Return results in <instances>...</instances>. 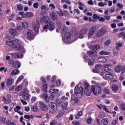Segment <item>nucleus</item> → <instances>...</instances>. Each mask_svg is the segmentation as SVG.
<instances>
[{
    "label": "nucleus",
    "instance_id": "nucleus-1",
    "mask_svg": "<svg viewBox=\"0 0 125 125\" xmlns=\"http://www.w3.org/2000/svg\"><path fill=\"white\" fill-rule=\"evenodd\" d=\"M74 94L78 97V98H81L83 95H84L85 94V92L83 87H80L79 88V86L77 85L74 89Z\"/></svg>",
    "mask_w": 125,
    "mask_h": 125
},
{
    "label": "nucleus",
    "instance_id": "nucleus-56",
    "mask_svg": "<svg viewBox=\"0 0 125 125\" xmlns=\"http://www.w3.org/2000/svg\"><path fill=\"white\" fill-rule=\"evenodd\" d=\"M22 89V86H18V87H16L15 91H20Z\"/></svg>",
    "mask_w": 125,
    "mask_h": 125
},
{
    "label": "nucleus",
    "instance_id": "nucleus-46",
    "mask_svg": "<svg viewBox=\"0 0 125 125\" xmlns=\"http://www.w3.org/2000/svg\"><path fill=\"white\" fill-rule=\"evenodd\" d=\"M17 8L20 11H22V10H23V6L21 4L18 5Z\"/></svg>",
    "mask_w": 125,
    "mask_h": 125
},
{
    "label": "nucleus",
    "instance_id": "nucleus-28",
    "mask_svg": "<svg viewBox=\"0 0 125 125\" xmlns=\"http://www.w3.org/2000/svg\"><path fill=\"white\" fill-rule=\"evenodd\" d=\"M100 55H109V54H111L110 52H106L105 51H101L99 52Z\"/></svg>",
    "mask_w": 125,
    "mask_h": 125
},
{
    "label": "nucleus",
    "instance_id": "nucleus-2",
    "mask_svg": "<svg viewBox=\"0 0 125 125\" xmlns=\"http://www.w3.org/2000/svg\"><path fill=\"white\" fill-rule=\"evenodd\" d=\"M13 48H14V49H17L18 50H19L20 52H22V53L26 52V50L25 49L24 47L21 46V45L19 43H15L14 44Z\"/></svg>",
    "mask_w": 125,
    "mask_h": 125
},
{
    "label": "nucleus",
    "instance_id": "nucleus-44",
    "mask_svg": "<svg viewBox=\"0 0 125 125\" xmlns=\"http://www.w3.org/2000/svg\"><path fill=\"white\" fill-rule=\"evenodd\" d=\"M95 68L97 70H99L102 68V65L101 64H98L95 65Z\"/></svg>",
    "mask_w": 125,
    "mask_h": 125
},
{
    "label": "nucleus",
    "instance_id": "nucleus-42",
    "mask_svg": "<svg viewBox=\"0 0 125 125\" xmlns=\"http://www.w3.org/2000/svg\"><path fill=\"white\" fill-rule=\"evenodd\" d=\"M118 37L119 38H123V37H124V39H125V32H122L120 33L119 34H118Z\"/></svg>",
    "mask_w": 125,
    "mask_h": 125
},
{
    "label": "nucleus",
    "instance_id": "nucleus-34",
    "mask_svg": "<svg viewBox=\"0 0 125 125\" xmlns=\"http://www.w3.org/2000/svg\"><path fill=\"white\" fill-rule=\"evenodd\" d=\"M41 10L42 11L46 10V11H48L49 10V8L46 5H42L41 6Z\"/></svg>",
    "mask_w": 125,
    "mask_h": 125
},
{
    "label": "nucleus",
    "instance_id": "nucleus-63",
    "mask_svg": "<svg viewBox=\"0 0 125 125\" xmlns=\"http://www.w3.org/2000/svg\"><path fill=\"white\" fill-rule=\"evenodd\" d=\"M93 19H95V20L99 19L100 18V17H99V16H98L97 15L95 14L93 16Z\"/></svg>",
    "mask_w": 125,
    "mask_h": 125
},
{
    "label": "nucleus",
    "instance_id": "nucleus-38",
    "mask_svg": "<svg viewBox=\"0 0 125 125\" xmlns=\"http://www.w3.org/2000/svg\"><path fill=\"white\" fill-rule=\"evenodd\" d=\"M102 124H103V125H107L108 124H109V122H108V120L103 119L102 120Z\"/></svg>",
    "mask_w": 125,
    "mask_h": 125
},
{
    "label": "nucleus",
    "instance_id": "nucleus-12",
    "mask_svg": "<svg viewBox=\"0 0 125 125\" xmlns=\"http://www.w3.org/2000/svg\"><path fill=\"white\" fill-rule=\"evenodd\" d=\"M60 105L62 107V109L64 111H66V110H67V108H68V105H69V103H68V102H61L60 103Z\"/></svg>",
    "mask_w": 125,
    "mask_h": 125
},
{
    "label": "nucleus",
    "instance_id": "nucleus-7",
    "mask_svg": "<svg viewBox=\"0 0 125 125\" xmlns=\"http://www.w3.org/2000/svg\"><path fill=\"white\" fill-rule=\"evenodd\" d=\"M63 42H66V43H69L70 42V32H66L62 38Z\"/></svg>",
    "mask_w": 125,
    "mask_h": 125
},
{
    "label": "nucleus",
    "instance_id": "nucleus-21",
    "mask_svg": "<svg viewBox=\"0 0 125 125\" xmlns=\"http://www.w3.org/2000/svg\"><path fill=\"white\" fill-rule=\"evenodd\" d=\"M55 28V26L54 25V22H51L49 23V25H48L49 30H50V31H53Z\"/></svg>",
    "mask_w": 125,
    "mask_h": 125
},
{
    "label": "nucleus",
    "instance_id": "nucleus-8",
    "mask_svg": "<svg viewBox=\"0 0 125 125\" xmlns=\"http://www.w3.org/2000/svg\"><path fill=\"white\" fill-rule=\"evenodd\" d=\"M114 78H115L114 74L109 72L105 75L104 79V80H112Z\"/></svg>",
    "mask_w": 125,
    "mask_h": 125
},
{
    "label": "nucleus",
    "instance_id": "nucleus-20",
    "mask_svg": "<svg viewBox=\"0 0 125 125\" xmlns=\"http://www.w3.org/2000/svg\"><path fill=\"white\" fill-rule=\"evenodd\" d=\"M27 36L29 39H32L34 37V33L33 31L31 29H28L27 31Z\"/></svg>",
    "mask_w": 125,
    "mask_h": 125
},
{
    "label": "nucleus",
    "instance_id": "nucleus-22",
    "mask_svg": "<svg viewBox=\"0 0 125 125\" xmlns=\"http://www.w3.org/2000/svg\"><path fill=\"white\" fill-rule=\"evenodd\" d=\"M0 122L2 125H7V120H6V118L2 117L0 118Z\"/></svg>",
    "mask_w": 125,
    "mask_h": 125
},
{
    "label": "nucleus",
    "instance_id": "nucleus-43",
    "mask_svg": "<svg viewBox=\"0 0 125 125\" xmlns=\"http://www.w3.org/2000/svg\"><path fill=\"white\" fill-rule=\"evenodd\" d=\"M63 115H64V112L62 111H60L57 117V118H60V117H62Z\"/></svg>",
    "mask_w": 125,
    "mask_h": 125
},
{
    "label": "nucleus",
    "instance_id": "nucleus-6",
    "mask_svg": "<svg viewBox=\"0 0 125 125\" xmlns=\"http://www.w3.org/2000/svg\"><path fill=\"white\" fill-rule=\"evenodd\" d=\"M39 106L42 111L43 112H45L48 110V108H47V106L43 102L39 101Z\"/></svg>",
    "mask_w": 125,
    "mask_h": 125
},
{
    "label": "nucleus",
    "instance_id": "nucleus-37",
    "mask_svg": "<svg viewBox=\"0 0 125 125\" xmlns=\"http://www.w3.org/2000/svg\"><path fill=\"white\" fill-rule=\"evenodd\" d=\"M102 91H101V87L99 86L97 87L96 91V94L95 95H97V94H99L100 93H101Z\"/></svg>",
    "mask_w": 125,
    "mask_h": 125
},
{
    "label": "nucleus",
    "instance_id": "nucleus-3",
    "mask_svg": "<svg viewBox=\"0 0 125 125\" xmlns=\"http://www.w3.org/2000/svg\"><path fill=\"white\" fill-rule=\"evenodd\" d=\"M29 91L27 89V88L24 89L22 90L21 96L22 97V98L24 99V100H28L29 98Z\"/></svg>",
    "mask_w": 125,
    "mask_h": 125
},
{
    "label": "nucleus",
    "instance_id": "nucleus-27",
    "mask_svg": "<svg viewBox=\"0 0 125 125\" xmlns=\"http://www.w3.org/2000/svg\"><path fill=\"white\" fill-rule=\"evenodd\" d=\"M89 47H90V48H91L92 50H98V49L100 48V45H95L92 47H90V46H89Z\"/></svg>",
    "mask_w": 125,
    "mask_h": 125
},
{
    "label": "nucleus",
    "instance_id": "nucleus-13",
    "mask_svg": "<svg viewBox=\"0 0 125 125\" xmlns=\"http://www.w3.org/2000/svg\"><path fill=\"white\" fill-rule=\"evenodd\" d=\"M9 33L13 36L15 37L18 35V31L16 29L10 28L9 29Z\"/></svg>",
    "mask_w": 125,
    "mask_h": 125
},
{
    "label": "nucleus",
    "instance_id": "nucleus-24",
    "mask_svg": "<svg viewBox=\"0 0 125 125\" xmlns=\"http://www.w3.org/2000/svg\"><path fill=\"white\" fill-rule=\"evenodd\" d=\"M50 16L54 21H56V20H57V15H56V13H55L54 11L52 12Z\"/></svg>",
    "mask_w": 125,
    "mask_h": 125
},
{
    "label": "nucleus",
    "instance_id": "nucleus-35",
    "mask_svg": "<svg viewBox=\"0 0 125 125\" xmlns=\"http://www.w3.org/2000/svg\"><path fill=\"white\" fill-rule=\"evenodd\" d=\"M43 98L45 99L46 102H48L49 101V98H48V95L46 93H44L43 94Z\"/></svg>",
    "mask_w": 125,
    "mask_h": 125
},
{
    "label": "nucleus",
    "instance_id": "nucleus-58",
    "mask_svg": "<svg viewBox=\"0 0 125 125\" xmlns=\"http://www.w3.org/2000/svg\"><path fill=\"white\" fill-rule=\"evenodd\" d=\"M117 6L119 8V9H123V7H124V6L123 4H122L120 3H119L117 4Z\"/></svg>",
    "mask_w": 125,
    "mask_h": 125
},
{
    "label": "nucleus",
    "instance_id": "nucleus-64",
    "mask_svg": "<svg viewBox=\"0 0 125 125\" xmlns=\"http://www.w3.org/2000/svg\"><path fill=\"white\" fill-rule=\"evenodd\" d=\"M79 38H80V39H83V38H84L83 33H82V31H80V32Z\"/></svg>",
    "mask_w": 125,
    "mask_h": 125
},
{
    "label": "nucleus",
    "instance_id": "nucleus-61",
    "mask_svg": "<svg viewBox=\"0 0 125 125\" xmlns=\"http://www.w3.org/2000/svg\"><path fill=\"white\" fill-rule=\"evenodd\" d=\"M121 109L122 111H125V104H121Z\"/></svg>",
    "mask_w": 125,
    "mask_h": 125
},
{
    "label": "nucleus",
    "instance_id": "nucleus-50",
    "mask_svg": "<svg viewBox=\"0 0 125 125\" xmlns=\"http://www.w3.org/2000/svg\"><path fill=\"white\" fill-rule=\"evenodd\" d=\"M84 87L85 90H88V88L89 87V85H88V83H84Z\"/></svg>",
    "mask_w": 125,
    "mask_h": 125
},
{
    "label": "nucleus",
    "instance_id": "nucleus-16",
    "mask_svg": "<svg viewBox=\"0 0 125 125\" xmlns=\"http://www.w3.org/2000/svg\"><path fill=\"white\" fill-rule=\"evenodd\" d=\"M14 83V79L13 78H8L6 80L7 86H11Z\"/></svg>",
    "mask_w": 125,
    "mask_h": 125
},
{
    "label": "nucleus",
    "instance_id": "nucleus-57",
    "mask_svg": "<svg viewBox=\"0 0 125 125\" xmlns=\"http://www.w3.org/2000/svg\"><path fill=\"white\" fill-rule=\"evenodd\" d=\"M91 89L94 93V94H96V92L95 91V86L92 85Z\"/></svg>",
    "mask_w": 125,
    "mask_h": 125
},
{
    "label": "nucleus",
    "instance_id": "nucleus-39",
    "mask_svg": "<svg viewBox=\"0 0 125 125\" xmlns=\"http://www.w3.org/2000/svg\"><path fill=\"white\" fill-rule=\"evenodd\" d=\"M105 113L104 112H101L98 116V118H99V119H103V118H105Z\"/></svg>",
    "mask_w": 125,
    "mask_h": 125
},
{
    "label": "nucleus",
    "instance_id": "nucleus-23",
    "mask_svg": "<svg viewBox=\"0 0 125 125\" xmlns=\"http://www.w3.org/2000/svg\"><path fill=\"white\" fill-rule=\"evenodd\" d=\"M99 62L100 63H105V62H107V59L104 57H99L97 59Z\"/></svg>",
    "mask_w": 125,
    "mask_h": 125
},
{
    "label": "nucleus",
    "instance_id": "nucleus-19",
    "mask_svg": "<svg viewBox=\"0 0 125 125\" xmlns=\"http://www.w3.org/2000/svg\"><path fill=\"white\" fill-rule=\"evenodd\" d=\"M39 27H40V25H39V24H37L36 23H33V30L34 31H35L36 33H39Z\"/></svg>",
    "mask_w": 125,
    "mask_h": 125
},
{
    "label": "nucleus",
    "instance_id": "nucleus-25",
    "mask_svg": "<svg viewBox=\"0 0 125 125\" xmlns=\"http://www.w3.org/2000/svg\"><path fill=\"white\" fill-rule=\"evenodd\" d=\"M20 71L18 69H15L13 70L11 73V76H16V75H18L19 73H20Z\"/></svg>",
    "mask_w": 125,
    "mask_h": 125
},
{
    "label": "nucleus",
    "instance_id": "nucleus-31",
    "mask_svg": "<svg viewBox=\"0 0 125 125\" xmlns=\"http://www.w3.org/2000/svg\"><path fill=\"white\" fill-rule=\"evenodd\" d=\"M102 70L104 73H107V72H110V71H111V69H110V68L104 66V67L102 68Z\"/></svg>",
    "mask_w": 125,
    "mask_h": 125
},
{
    "label": "nucleus",
    "instance_id": "nucleus-54",
    "mask_svg": "<svg viewBox=\"0 0 125 125\" xmlns=\"http://www.w3.org/2000/svg\"><path fill=\"white\" fill-rule=\"evenodd\" d=\"M104 19H105V20H107L108 21L111 20V17L108 15H105L104 16Z\"/></svg>",
    "mask_w": 125,
    "mask_h": 125
},
{
    "label": "nucleus",
    "instance_id": "nucleus-62",
    "mask_svg": "<svg viewBox=\"0 0 125 125\" xmlns=\"http://www.w3.org/2000/svg\"><path fill=\"white\" fill-rule=\"evenodd\" d=\"M56 84L57 85V86L59 87L60 86L61 84V81H60V80H58L56 81Z\"/></svg>",
    "mask_w": 125,
    "mask_h": 125
},
{
    "label": "nucleus",
    "instance_id": "nucleus-18",
    "mask_svg": "<svg viewBox=\"0 0 125 125\" xmlns=\"http://www.w3.org/2000/svg\"><path fill=\"white\" fill-rule=\"evenodd\" d=\"M12 65L13 67L16 69H18V68H20V67H21V63L19 62H14Z\"/></svg>",
    "mask_w": 125,
    "mask_h": 125
},
{
    "label": "nucleus",
    "instance_id": "nucleus-32",
    "mask_svg": "<svg viewBox=\"0 0 125 125\" xmlns=\"http://www.w3.org/2000/svg\"><path fill=\"white\" fill-rule=\"evenodd\" d=\"M22 25L24 29H27V28H29V23L27 21L22 22Z\"/></svg>",
    "mask_w": 125,
    "mask_h": 125
},
{
    "label": "nucleus",
    "instance_id": "nucleus-33",
    "mask_svg": "<svg viewBox=\"0 0 125 125\" xmlns=\"http://www.w3.org/2000/svg\"><path fill=\"white\" fill-rule=\"evenodd\" d=\"M71 101L75 102V103H77L78 102V101H79V99L75 97V95H72Z\"/></svg>",
    "mask_w": 125,
    "mask_h": 125
},
{
    "label": "nucleus",
    "instance_id": "nucleus-48",
    "mask_svg": "<svg viewBox=\"0 0 125 125\" xmlns=\"http://www.w3.org/2000/svg\"><path fill=\"white\" fill-rule=\"evenodd\" d=\"M111 43V40H107L106 42H104V45L105 46H108L109 44Z\"/></svg>",
    "mask_w": 125,
    "mask_h": 125
},
{
    "label": "nucleus",
    "instance_id": "nucleus-29",
    "mask_svg": "<svg viewBox=\"0 0 125 125\" xmlns=\"http://www.w3.org/2000/svg\"><path fill=\"white\" fill-rule=\"evenodd\" d=\"M31 109L34 112H39L40 111V108L37 105L32 106Z\"/></svg>",
    "mask_w": 125,
    "mask_h": 125
},
{
    "label": "nucleus",
    "instance_id": "nucleus-59",
    "mask_svg": "<svg viewBox=\"0 0 125 125\" xmlns=\"http://www.w3.org/2000/svg\"><path fill=\"white\" fill-rule=\"evenodd\" d=\"M57 125V121L56 120H52L50 123V125Z\"/></svg>",
    "mask_w": 125,
    "mask_h": 125
},
{
    "label": "nucleus",
    "instance_id": "nucleus-15",
    "mask_svg": "<svg viewBox=\"0 0 125 125\" xmlns=\"http://www.w3.org/2000/svg\"><path fill=\"white\" fill-rule=\"evenodd\" d=\"M11 56L13 58H23V55L20 53H13Z\"/></svg>",
    "mask_w": 125,
    "mask_h": 125
},
{
    "label": "nucleus",
    "instance_id": "nucleus-10",
    "mask_svg": "<svg viewBox=\"0 0 125 125\" xmlns=\"http://www.w3.org/2000/svg\"><path fill=\"white\" fill-rule=\"evenodd\" d=\"M96 31V27L93 26L92 28H91L88 32V39L91 38V37H92V36L93 35V34H94V33H95Z\"/></svg>",
    "mask_w": 125,
    "mask_h": 125
},
{
    "label": "nucleus",
    "instance_id": "nucleus-17",
    "mask_svg": "<svg viewBox=\"0 0 125 125\" xmlns=\"http://www.w3.org/2000/svg\"><path fill=\"white\" fill-rule=\"evenodd\" d=\"M41 23H48L49 22V17L48 16H43L41 19Z\"/></svg>",
    "mask_w": 125,
    "mask_h": 125
},
{
    "label": "nucleus",
    "instance_id": "nucleus-52",
    "mask_svg": "<svg viewBox=\"0 0 125 125\" xmlns=\"http://www.w3.org/2000/svg\"><path fill=\"white\" fill-rule=\"evenodd\" d=\"M102 109H103V110L105 111V112H106L107 113H109V109H108V108H107V107H106L105 105H103L102 106Z\"/></svg>",
    "mask_w": 125,
    "mask_h": 125
},
{
    "label": "nucleus",
    "instance_id": "nucleus-53",
    "mask_svg": "<svg viewBox=\"0 0 125 125\" xmlns=\"http://www.w3.org/2000/svg\"><path fill=\"white\" fill-rule=\"evenodd\" d=\"M61 100H62L63 101H66V100H68V99H69V98L67 97H66V96H63L61 98Z\"/></svg>",
    "mask_w": 125,
    "mask_h": 125
},
{
    "label": "nucleus",
    "instance_id": "nucleus-30",
    "mask_svg": "<svg viewBox=\"0 0 125 125\" xmlns=\"http://www.w3.org/2000/svg\"><path fill=\"white\" fill-rule=\"evenodd\" d=\"M115 71L116 73H120V72H122V65H118L116 66Z\"/></svg>",
    "mask_w": 125,
    "mask_h": 125
},
{
    "label": "nucleus",
    "instance_id": "nucleus-51",
    "mask_svg": "<svg viewBox=\"0 0 125 125\" xmlns=\"http://www.w3.org/2000/svg\"><path fill=\"white\" fill-rule=\"evenodd\" d=\"M16 30L17 31V32H21L22 31V26L21 25H20L18 26Z\"/></svg>",
    "mask_w": 125,
    "mask_h": 125
},
{
    "label": "nucleus",
    "instance_id": "nucleus-11",
    "mask_svg": "<svg viewBox=\"0 0 125 125\" xmlns=\"http://www.w3.org/2000/svg\"><path fill=\"white\" fill-rule=\"evenodd\" d=\"M59 11H57V14L59 15L60 16H65L68 13V11H62L61 8L58 9Z\"/></svg>",
    "mask_w": 125,
    "mask_h": 125
},
{
    "label": "nucleus",
    "instance_id": "nucleus-45",
    "mask_svg": "<svg viewBox=\"0 0 125 125\" xmlns=\"http://www.w3.org/2000/svg\"><path fill=\"white\" fill-rule=\"evenodd\" d=\"M118 50H119L118 47H116L115 49H113V54L114 55H118Z\"/></svg>",
    "mask_w": 125,
    "mask_h": 125
},
{
    "label": "nucleus",
    "instance_id": "nucleus-26",
    "mask_svg": "<svg viewBox=\"0 0 125 125\" xmlns=\"http://www.w3.org/2000/svg\"><path fill=\"white\" fill-rule=\"evenodd\" d=\"M111 89L113 91H114V92H116V91H118L119 90V86L116 84L113 85L111 87Z\"/></svg>",
    "mask_w": 125,
    "mask_h": 125
},
{
    "label": "nucleus",
    "instance_id": "nucleus-9",
    "mask_svg": "<svg viewBox=\"0 0 125 125\" xmlns=\"http://www.w3.org/2000/svg\"><path fill=\"white\" fill-rule=\"evenodd\" d=\"M107 30L105 28H101L98 30L97 33V36L98 37H102L103 35L106 34Z\"/></svg>",
    "mask_w": 125,
    "mask_h": 125
},
{
    "label": "nucleus",
    "instance_id": "nucleus-49",
    "mask_svg": "<svg viewBox=\"0 0 125 125\" xmlns=\"http://www.w3.org/2000/svg\"><path fill=\"white\" fill-rule=\"evenodd\" d=\"M49 6L51 8V10H54L55 9V5H54V4L53 3H50L49 5Z\"/></svg>",
    "mask_w": 125,
    "mask_h": 125
},
{
    "label": "nucleus",
    "instance_id": "nucleus-14",
    "mask_svg": "<svg viewBox=\"0 0 125 125\" xmlns=\"http://www.w3.org/2000/svg\"><path fill=\"white\" fill-rule=\"evenodd\" d=\"M49 106L53 111H55V112H57L58 111V108L57 107V105H56V104L54 103H51L49 104Z\"/></svg>",
    "mask_w": 125,
    "mask_h": 125
},
{
    "label": "nucleus",
    "instance_id": "nucleus-55",
    "mask_svg": "<svg viewBox=\"0 0 125 125\" xmlns=\"http://www.w3.org/2000/svg\"><path fill=\"white\" fill-rule=\"evenodd\" d=\"M33 6L36 9L39 8V3H38V2L34 3Z\"/></svg>",
    "mask_w": 125,
    "mask_h": 125
},
{
    "label": "nucleus",
    "instance_id": "nucleus-47",
    "mask_svg": "<svg viewBox=\"0 0 125 125\" xmlns=\"http://www.w3.org/2000/svg\"><path fill=\"white\" fill-rule=\"evenodd\" d=\"M15 112H18L19 110H21V106L17 105L14 108Z\"/></svg>",
    "mask_w": 125,
    "mask_h": 125
},
{
    "label": "nucleus",
    "instance_id": "nucleus-40",
    "mask_svg": "<svg viewBox=\"0 0 125 125\" xmlns=\"http://www.w3.org/2000/svg\"><path fill=\"white\" fill-rule=\"evenodd\" d=\"M94 60L93 59H90L88 61V65L91 66L94 64Z\"/></svg>",
    "mask_w": 125,
    "mask_h": 125
},
{
    "label": "nucleus",
    "instance_id": "nucleus-5",
    "mask_svg": "<svg viewBox=\"0 0 125 125\" xmlns=\"http://www.w3.org/2000/svg\"><path fill=\"white\" fill-rule=\"evenodd\" d=\"M6 98L5 96H3V100L2 101H4V103L5 104H9L12 102V100L10 99L11 98V95L10 94H7L6 95Z\"/></svg>",
    "mask_w": 125,
    "mask_h": 125
},
{
    "label": "nucleus",
    "instance_id": "nucleus-4",
    "mask_svg": "<svg viewBox=\"0 0 125 125\" xmlns=\"http://www.w3.org/2000/svg\"><path fill=\"white\" fill-rule=\"evenodd\" d=\"M19 15H21V18H30L34 16V14L31 12H27L24 14L23 12H20Z\"/></svg>",
    "mask_w": 125,
    "mask_h": 125
},
{
    "label": "nucleus",
    "instance_id": "nucleus-36",
    "mask_svg": "<svg viewBox=\"0 0 125 125\" xmlns=\"http://www.w3.org/2000/svg\"><path fill=\"white\" fill-rule=\"evenodd\" d=\"M14 44L15 43H14V42H13V41H7V42H6V44L7 45H9V46H11L12 48H13Z\"/></svg>",
    "mask_w": 125,
    "mask_h": 125
},
{
    "label": "nucleus",
    "instance_id": "nucleus-60",
    "mask_svg": "<svg viewBox=\"0 0 125 125\" xmlns=\"http://www.w3.org/2000/svg\"><path fill=\"white\" fill-rule=\"evenodd\" d=\"M43 88L44 91L45 92H47V84H44L43 86Z\"/></svg>",
    "mask_w": 125,
    "mask_h": 125
},
{
    "label": "nucleus",
    "instance_id": "nucleus-41",
    "mask_svg": "<svg viewBox=\"0 0 125 125\" xmlns=\"http://www.w3.org/2000/svg\"><path fill=\"white\" fill-rule=\"evenodd\" d=\"M23 79H24V76H23L22 75H21V76L17 80L16 83H20V82H21V81H22V80H23Z\"/></svg>",
    "mask_w": 125,
    "mask_h": 125
}]
</instances>
